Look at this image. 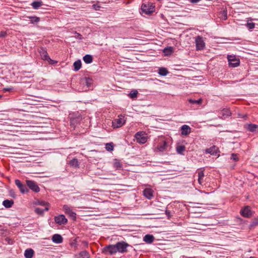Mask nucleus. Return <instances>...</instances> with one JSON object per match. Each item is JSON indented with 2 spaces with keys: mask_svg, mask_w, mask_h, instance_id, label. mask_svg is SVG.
Segmentation results:
<instances>
[{
  "mask_svg": "<svg viewBox=\"0 0 258 258\" xmlns=\"http://www.w3.org/2000/svg\"><path fill=\"white\" fill-rule=\"evenodd\" d=\"M29 20L28 24H35L39 21V17H28Z\"/></svg>",
  "mask_w": 258,
  "mask_h": 258,
  "instance_id": "nucleus-36",
  "label": "nucleus"
},
{
  "mask_svg": "<svg viewBox=\"0 0 258 258\" xmlns=\"http://www.w3.org/2000/svg\"><path fill=\"white\" fill-rule=\"evenodd\" d=\"M62 209L65 214L68 215L72 220H76L77 214L76 212L73 211L72 207L67 205H64Z\"/></svg>",
  "mask_w": 258,
  "mask_h": 258,
  "instance_id": "nucleus-2",
  "label": "nucleus"
},
{
  "mask_svg": "<svg viewBox=\"0 0 258 258\" xmlns=\"http://www.w3.org/2000/svg\"><path fill=\"white\" fill-rule=\"evenodd\" d=\"M43 4H42V2H39V1H35V2H33L32 4H31V6L32 7L35 9H37L38 8H39L40 7H41V6H42Z\"/></svg>",
  "mask_w": 258,
  "mask_h": 258,
  "instance_id": "nucleus-34",
  "label": "nucleus"
},
{
  "mask_svg": "<svg viewBox=\"0 0 258 258\" xmlns=\"http://www.w3.org/2000/svg\"><path fill=\"white\" fill-rule=\"evenodd\" d=\"M195 42L197 50H203L205 48V43L202 37L200 36H197L196 38Z\"/></svg>",
  "mask_w": 258,
  "mask_h": 258,
  "instance_id": "nucleus-12",
  "label": "nucleus"
},
{
  "mask_svg": "<svg viewBox=\"0 0 258 258\" xmlns=\"http://www.w3.org/2000/svg\"><path fill=\"white\" fill-rule=\"evenodd\" d=\"M73 66L74 68V71L76 72L78 71L81 69L82 66V62L81 60L79 59L75 61Z\"/></svg>",
  "mask_w": 258,
  "mask_h": 258,
  "instance_id": "nucleus-28",
  "label": "nucleus"
},
{
  "mask_svg": "<svg viewBox=\"0 0 258 258\" xmlns=\"http://www.w3.org/2000/svg\"><path fill=\"white\" fill-rule=\"evenodd\" d=\"M117 252L120 253H124L127 251V247L130 245L124 241H120L117 242L116 244Z\"/></svg>",
  "mask_w": 258,
  "mask_h": 258,
  "instance_id": "nucleus-4",
  "label": "nucleus"
},
{
  "mask_svg": "<svg viewBox=\"0 0 258 258\" xmlns=\"http://www.w3.org/2000/svg\"><path fill=\"white\" fill-rule=\"evenodd\" d=\"M185 147L183 145L178 146L176 147V151L178 154H181L185 150Z\"/></svg>",
  "mask_w": 258,
  "mask_h": 258,
  "instance_id": "nucleus-38",
  "label": "nucleus"
},
{
  "mask_svg": "<svg viewBox=\"0 0 258 258\" xmlns=\"http://www.w3.org/2000/svg\"><path fill=\"white\" fill-rule=\"evenodd\" d=\"M249 258H256V257H255L254 256H250Z\"/></svg>",
  "mask_w": 258,
  "mask_h": 258,
  "instance_id": "nucleus-52",
  "label": "nucleus"
},
{
  "mask_svg": "<svg viewBox=\"0 0 258 258\" xmlns=\"http://www.w3.org/2000/svg\"><path fill=\"white\" fill-rule=\"evenodd\" d=\"M89 253L86 250L82 251L76 255V258H89Z\"/></svg>",
  "mask_w": 258,
  "mask_h": 258,
  "instance_id": "nucleus-25",
  "label": "nucleus"
},
{
  "mask_svg": "<svg viewBox=\"0 0 258 258\" xmlns=\"http://www.w3.org/2000/svg\"><path fill=\"white\" fill-rule=\"evenodd\" d=\"M83 59L84 62L87 64L90 63L93 61V57L90 54H86L84 56Z\"/></svg>",
  "mask_w": 258,
  "mask_h": 258,
  "instance_id": "nucleus-30",
  "label": "nucleus"
},
{
  "mask_svg": "<svg viewBox=\"0 0 258 258\" xmlns=\"http://www.w3.org/2000/svg\"><path fill=\"white\" fill-rule=\"evenodd\" d=\"M62 236L58 234H55L52 237V241L57 244L61 243L62 242Z\"/></svg>",
  "mask_w": 258,
  "mask_h": 258,
  "instance_id": "nucleus-19",
  "label": "nucleus"
},
{
  "mask_svg": "<svg viewBox=\"0 0 258 258\" xmlns=\"http://www.w3.org/2000/svg\"><path fill=\"white\" fill-rule=\"evenodd\" d=\"M220 113L223 116H229L231 115L230 111L227 108H223L222 110H221Z\"/></svg>",
  "mask_w": 258,
  "mask_h": 258,
  "instance_id": "nucleus-35",
  "label": "nucleus"
},
{
  "mask_svg": "<svg viewBox=\"0 0 258 258\" xmlns=\"http://www.w3.org/2000/svg\"><path fill=\"white\" fill-rule=\"evenodd\" d=\"M231 159L235 161H236L238 160L237 155L235 154H232Z\"/></svg>",
  "mask_w": 258,
  "mask_h": 258,
  "instance_id": "nucleus-44",
  "label": "nucleus"
},
{
  "mask_svg": "<svg viewBox=\"0 0 258 258\" xmlns=\"http://www.w3.org/2000/svg\"><path fill=\"white\" fill-rule=\"evenodd\" d=\"M54 221L59 225H65L68 223V219L64 215H59L54 217Z\"/></svg>",
  "mask_w": 258,
  "mask_h": 258,
  "instance_id": "nucleus-11",
  "label": "nucleus"
},
{
  "mask_svg": "<svg viewBox=\"0 0 258 258\" xmlns=\"http://www.w3.org/2000/svg\"><path fill=\"white\" fill-rule=\"evenodd\" d=\"M13 90V88H10V87H9V88H4L3 90L5 91V92H10L11 91H12Z\"/></svg>",
  "mask_w": 258,
  "mask_h": 258,
  "instance_id": "nucleus-46",
  "label": "nucleus"
},
{
  "mask_svg": "<svg viewBox=\"0 0 258 258\" xmlns=\"http://www.w3.org/2000/svg\"><path fill=\"white\" fill-rule=\"evenodd\" d=\"M113 167L117 170L121 169L122 168V165L120 161L117 159H114L113 163Z\"/></svg>",
  "mask_w": 258,
  "mask_h": 258,
  "instance_id": "nucleus-26",
  "label": "nucleus"
},
{
  "mask_svg": "<svg viewBox=\"0 0 258 258\" xmlns=\"http://www.w3.org/2000/svg\"><path fill=\"white\" fill-rule=\"evenodd\" d=\"M189 102L192 104H201L202 102V99H199L198 100H194L192 99H189Z\"/></svg>",
  "mask_w": 258,
  "mask_h": 258,
  "instance_id": "nucleus-37",
  "label": "nucleus"
},
{
  "mask_svg": "<svg viewBox=\"0 0 258 258\" xmlns=\"http://www.w3.org/2000/svg\"><path fill=\"white\" fill-rule=\"evenodd\" d=\"M257 225H258V219L254 218L251 221V222L250 224V227H253L256 226Z\"/></svg>",
  "mask_w": 258,
  "mask_h": 258,
  "instance_id": "nucleus-40",
  "label": "nucleus"
},
{
  "mask_svg": "<svg viewBox=\"0 0 258 258\" xmlns=\"http://www.w3.org/2000/svg\"><path fill=\"white\" fill-rule=\"evenodd\" d=\"M81 35H80V34H78V37H79L80 39H81Z\"/></svg>",
  "mask_w": 258,
  "mask_h": 258,
  "instance_id": "nucleus-51",
  "label": "nucleus"
},
{
  "mask_svg": "<svg viewBox=\"0 0 258 258\" xmlns=\"http://www.w3.org/2000/svg\"><path fill=\"white\" fill-rule=\"evenodd\" d=\"M7 35V33L6 32L2 31L0 32V37L3 38L5 37Z\"/></svg>",
  "mask_w": 258,
  "mask_h": 258,
  "instance_id": "nucleus-45",
  "label": "nucleus"
},
{
  "mask_svg": "<svg viewBox=\"0 0 258 258\" xmlns=\"http://www.w3.org/2000/svg\"><path fill=\"white\" fill-rule=\"evenodd\" d=\"M252 21H258V19H254L252 20H248L246 24V27L250 30L253 29L255 25H258V23L252 22Z\"/></svg>",
  "mask_w": 258,
  "mask_h": 258,
  "instance_id": "nucleus-18",
  "label": "nucleus"
},
{
  "mask_svg": "<svg viewBox=\"0 0 258 258\" xmlns=\"http://www.w3.org/2000/svg\"><path fill=\"white\" fill-rule=\"evenodd\" d=\"M173 49L172 47L169 46L165 47L163 50V52L165 55H170L173 52Z\"/></svg>",
  "mask_w": 258,
  "mask_h": 258,
  "instance_id": "nucleus-32",
  "label": "nucleus"
},
{
  "mask_svg": "<svg viewBox=\"0 0 258 258\" xmlns=\"http://www.w3.org/2000/svg\"><path fill=\"white\" fill-rule=\"evenodd\" d=\"M10 196L14 198H16V195H15V192L14 191L11 190L10 191Z\"/></svg>",
  "mask_w": 258,
  "mask_h": 258,
  "instance_id": "nucleus-47",
  "label": "nucleus"
},
{
  "mask_svg": "<svg viewBox=\"0 0 258 258\" xmlns=\"http://www.w3.org/2000/svg\"><path fill=\"white\" fill-rule=\"evenodd\" d=\"M34 252V250L32 249H27L25 250L24 256L26 258H32Z\"/></svg>",
  "mask_w": 258,
  "mask_h": 258,
  "instance_id": "nucleus-22",
  "label": "nucleus"
},
{
  "mask_svg": "<svg viewBox=\"0 0 258 258\" xmlns=\"http://www.w3.org/2000/svg\"><path fill=\"white\" fill-rule=\"evenodd\" d=\"M92 8L96 11H99L100 10V9L102 8L101 6L98 4H93L92 5Z\"/></svg>",
  "mask_w": 258,
  "mask_h": 258,
  "instance_id": "nucleus-42",
  "label": "nucleus"
},
{
  "mask_svg": "<svg viewBox=\"0 0 258 258\" xmlns=\"http://www.w3.org/2000/svg\"><path fill=\"white\" fill-rule=\"evenodd\" d=\"M143 195L147 199L151 200L153 197V191L151 188H146L143 191Z\"/></svg>",
  "mask_w": 258,
  "mask_h": 258,
  "instance_id": "nucleus-15",
  "label": "nucleus"
},
{
  "mask_svg": "<svg viewBox=\"0 0 258 258\" xmlns=\"http://www.w3.org/2000/svg\"><path fill=\"white\" fill-rule=\"evenodd\" d=\"M228 64L230 67L235 68L240 64V60L234 55H228L227 56Z\"/></svg>",
  "mask_w": 258,
  "mask_h": 258,
  "instance_id": "nucleus-3",
  "label": "nucleus"
},
{
  "mask_svg": "<svg viewBox=\"0 0 258 258\" xmlns=\"http://www.w3.org/2000/svg\"><path fill=\"white\" fill-rule=\"evenodd\" d=\"M170 212L168 210H166L165 211V214L166 215L168 216V217H169L170 216Z\"/></svg>",
  "mask_w": 258,
  "mask_h": 258,
  "instance_id": "nucleus-49",
  "label": "nucleus"
},
{
  "mask_svg": "<svg viewBox=\"0 0 258 258\" xmlns=\"http://www.w3.org/2000/svg\"><path fill=\"white\" fill-rule=\"evenodd\" d=\"M155 5L154 3L147 2L143 3L141 10L143 13L146 15H150L155 11Z\"/></svg>",
  "mask_w": 258,
  "mask_h": 258,
  "instance_id": "nucleus-1",
  "label": "nucleus"
},
{
  "mask_svg": "<svg viewBox=\"0 0 258 258\" xmlns=\"http://www.w3.org/2000/svg\"><path fill=\"white\" fill-rule=\"evenodd\" d=\"M138 94V92L137 90H135L133 92H131L129 95H130V97L132 98H135L137 97V95Z\"/></svg>",
  "mask_w": 258,
  "mask_h": 258,
  "instance_id": "nucleus-41",
  "label": "nucleus"
},
{
  "mask_svg": "<svg viewBox=\"0 0 258 258\" xmlns=\"http://www.w3.org/2000/svg\"><path fill=\"white\" fill-rule=\"evenodd\" d=\"M26 183L29 189L33 191L38 192L40 191V188L36 182L31 180H26Z\"/></svg>",
  "mask_w": 258,
  "mask_h": 258,
  "instance_id": "nucleus-7",
  "label": "nucleus"
},
{
  "mask_svg": "<svg viewBox=\"0 0 258 258\" xmlns=\"http://www.w3.org/2000/svg\"><path fill=\"white\" fill-rule=\"evenodd\" d=\"M105 146V149L107 151H111L113 150V144L112 143H107Z\"/></svg>",
  "mask_w": 258,
  "mask_h": 258,
  "instance_id": "nucleus-39",
  "label": "nucleus"
},
{
  "mask_svg": "<svg viewBox=\"0 0 258 258\" xmlns=\"http://www.w3.org/2000/svg\"><path fill=\"white\" fill-rule=\"evenodd\" d=\"M38 204L40 206H45V207H49V204L48 203L45 202L43 201H39L37 202Z\"/></svg>",
  "mask_w": 258,
  "mask_h": 258,
  "instance_id": "nucleus-43",
  "label": "nucleus"
},
{
  "mask_svg": "<svg viewBox=\"0 0 258 258\" xmlns=\"http://www.w3.org/2000/svg\"><path fill=\"white\" fill-rule=\"evenodd\" d=\"M200 1V0H190V2L191 3L196 4V3H197L198 2H199Z\"/></svg>",
  "mask_w": 258,
  "mask_h": 258,
  "instance_id": "nucleus-48",
  "label": "nucleus"
},
{
  "mask_svg": "<svg viewBox=\"0 0 258 258\" xmlns=\"http://www.w3.org/2000/svg\"><path fill=\"white\" fill-rule=\"evenodd\" d=\"M138 143L143 144L147 141V138L143 132H139L135 136Z\"/></svg>",
  "mask_w": 258,
  "mask_h": 258,
  "instance_id": "nucleus-6",
  "label": "nucleus"
},
{
  "mask_svg": "<svg viewBox=\"0 0 258 258\" xmlns=\"http://www.w3.org/2000/svg\"><path fill=\"white\" fill-rule=\"evenodd\" d=\"M218 151H219L218 148L215 146H213L212 147H211L208 149H207L206 150V153H208L212 155H215V156L217 155Z\"/></svg>",
  "mask_w": 258,
  "mask_h": 258,
  "instance_id": "nucleus-16",
  "label": "nucleus"
},
{
  "mask_svg": "<svg viewBox=\"0 0 258 258\" xmlns=\"http://www.w3.org/2000/svg\"><path fill=\"white\" fill-rule=\"evenodd\" d=\"M167 143L165 141H163L162 143H160L156 148V150L162 152L167 149Z\"/></svg>",
  "mask_w": 258,
  "mask_h": 258,
  "instance_id": "nucleus-17",
  "label": "nucleus"
},
{
  "mask_svg": "<svg viewBox=\"0 0 258 258\" xmlns=\"http://www.w3.org/2000/svg\"><path fill=\"white\" fill-rule=\"evenodd\" d=\"M246 128L248 131L251 132H254L256 131V128H257V125L255 124L250 123L247 124Z\"/></svg>",
  "mask_w": 258,
  "mask_h": 258,
  "instance_id": "nucleus-31",
  "label": "nucleus"
},
{
  "mask_svg": "<svg viewBox=\"0 0 258 258\" xmlns=\"http://www.w3.org/2000/svg\"><path fill=\"white\" fill-rule=\"evenodd\" d=\"M223 13L224 16H227V13L225 11H223Z\"/></svg>",
  "mask_w": 258,
  "mask_h": 258,
  "instance_id": "nucleus-50",
  "label": "nucleus"
},
{
  "mask_svg": "<svg viewBox=\"0 0 258 258\" xmlns=\"http://www.w3.org/2000/svg\"><path fill=\"white\" fill-rule=\"evenodd\" d=\"M2 97V95H0V98Z\"/></svg>",
  "mask_w": 258,
  "mask_h": 258,
  "instance_id": "nucleus-53",
  "label": "nucleus"
},
{
  "mask_svg": "<svg viewBox=\"0 0 258 258\" xmlns=\"http://www.w3.org/2000/svg\"><path fill=\"white\" fill-rule=\"evenodd\" d=\"M154 239L155 238L154 236L151 234H147L143 238V240L148 244L152 243L154 241Z\"/></svg>",
  "mask_w": 258,
  "mask_h": 258,
  "instance_id": "nucleus-21",
  "label": "nucleus"
},
{
  "mask_svg": "<svg viewBox=\"0 0 258 258\" xmlns=\"http://www.w3.org/2000/svg\"><path fill=\"white\" fill-rule=\"evenodd\" d=\"M124 117L121 115L112 121V126L114 128H118L122 126L125 123Z\"/></svg>",
  "mask_w": 258,
  "mask_h": 258,
  "instance_id": "nucleus-5",
  "label": "nucleus"
},
{
  "mask_svg": "<svg viewBox=\"0 0 258 258\" xmlns=\"http://www.w3.org/2000/svg\"><path fill=\"white\" fill-rule=\"evenodd\" d=\"M103 252L105 254L108 253L109 254H113L117 252L116 247L115 244H110L105 246L103 250Z\"/></svg>",
  "mask_w": 258,
  "mask_h": 258,
  "instance_id": "nucleus-9",
  "label": "nucleus"
},
{
  "mask_svg": "<svg viewBox=\"0 0 258 258\" xmlns=\"http://www.w3.org/2000/svg\"><path fill=\"white\" fill-rule=\"evenodd\" d=\"M198 173V182L199 184H202L203 182V179L204 177V172L203 170H199Z\"/></svg>",
  "mask_w": 258,
  "mask_h": 258,
  "instance_id": "nucleus-33",
  "label": "nucleus"
},
{
  "mask_svg": "<svg viewBox=\"0 0 258 258\" xmlns=\"http://www.w3.org/2000/svg\"><path fill=\"white\" fill-rule=\"evenodd\" d=\"M69 165L74 168H78L79 166L78 160L75 158L72 159L69 161Z\"/></svg>",
  "mask_w": 258,
  "mask_h": 258,
  "instance_id": "nucleus-23",
  "label": "nucleus"
},
{
  "mask_svg": "<svg viewBox=\"0 0 258 258\" xmlns=\"http://www.w3.org/2000/svg\"><path fill=\"white\" fill-rule=\"evenodd\" d=\"M15 183L22 194H24L29 191V189L27 187V185L22 183L20 180L16 179Z\"/></svg>",
  "mask_w": 258,
  "mask_h": 258,
  "instance_id": "nucleus-10",
  "label": "nucleus"
},
{
  "mask_svg": "<svg viewBox=\"0 0 258 258\" xmlns=\"http://www.w3.org/2000/svg\"><path fill=\"white\" fill-rule=\"evenodd\" d=\"M93 83V80L89 77H84L81 79L80 83L82 85H85L87 88H89L91 86Z\"/></svg>",
  "mask_w": 258,
  "mask_h": 258,
  "instance_id": "nucleus-14",
  "label": "nucleus"
},
{
  "mask_svg": "<svg viewBox=\"0 0 258 258\" xmlns=\"http://www.w3.org/2000/svg\"><path fill=\"white\" fill-rule=\"evenodd\" d=\"M49 210L48 207H45V208L43 209L40 208H36L35 209V212L36 213L39 215H43L44 211H47Z\"/></svg>",
  "mask_w": 258,
  "mask_h": 258,
  "instance_id": "nucleus-27",
  "label": "nucleus"
},
{
  "mask_svg": "<svg viewBox=\"0 0 258 258\" xmlns=\"http://www.w3.org/2000/svg\"><path fill=\"white\" fill-rule=\"evenodd\" d=\"M191 128L187 125H183L181 127V135L184 136L188 135L190 133Z\"/></svg>",
  "mask_w": 258,
  "mask_h": 258,
  "instance_id": "nucleus-20",
  "label": "nucleus"
},
{
  "mask_svg": "<svg viewBox=\"0 0 258 258\" xmlns=\"http://www.w3.org/2000/svg\"><path fill=\"white\" fill-rule=\"evenodd\" d=\"M241 215L246 218H249L252 216V212L249 206H245L241 210Z\"/></svg>",
  "mask_w": 258,
  "mask_h": 258,
  "instance_id": "nucleus-13",
  "label": "nucleus"
},
{
  "mask_svg": "<svg viewBox=\"0 0 258 258\" xmlns=\"http://www.w3.org/2000/svg\"><path fill=\"white\" fill-rule=\"evenodd\" d=\"M169 72L165 68L161 67L158 70V74L162 76H166L168 75Z\"/></svg>",
  "mask_w": 258,
  "mask_h": 258,
  "instance_id": "nucleus-29",
  "label": "nucleus"
},
{
  "mask_svg": "<svg viewBox=\"0 0 258 258\" xmlns=\"http://www.w3.org/2000/svg\"><path fill=\"white\" fill-rule=\"evenodd\" d=\"M14 201L12 200H5L3 202V205L6 208L12 207Z\"/></svg>",
  "mask_w": 258,
  "mask_h": 258,
  "instance_id": "nucleus-24",
  "label": "nucleus"
},
{
  "mask_svg": "<svg viewBox=\"0 0 258 258\" xmlns=\"http://www.w3.org/2000/svg\"><path fill=\"white\" fill-rule=\"evenodd\" d=\"M39 52L41 58L43 60H46L50 63L52 64L53 60H52L48 55L47 51L43 47H41L39 50Z\"/></svg>",
  "mask_w": 258,
  "mask_h": 258,
  "instance_id": "nucleus-8",
  "label": "nucleus"
}]
</instances>
